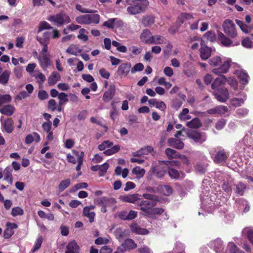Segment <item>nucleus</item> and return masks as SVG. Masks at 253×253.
Masks as SVG:
<instances>
[{"label": "nucleus", "mask_w": 253, "mask_h": 253, "mask_svg": "<svg viewBox=\"0 0 253 253\" xmlns=\"http://www.w3.org/2000/svg\"><path fill=\"white\" fill-rule=\"evenodd\" d=\"M231 60L226 59L222 61L219 56L213 57L209 60V64L212 67H218L212 70V72L217 75L227 73L231 66Z\"/></svg>", "instance_id": "1"}, {"label": "nucleus", "mask_w": 253, "mask_h": 253, "mask_svg": "<svg viewBox=\"0 0 253 253\" xmlns=\"http://www.w3.org/2000/svg\"><path fill=\"white\" fill-rule=\"evenodd\" d=\"M147 0H133L127 8V11L131 15H135L144 11L148 5Z\"/></svg>", "instance_id": "2"}, {"label": "nucleus", "mask_w": 253, "mask_h": 253, "mask_svg": "<svg viewBox=\"0 0 253 253\" xmlns=\"http://www.w3.org/2000/svg\"><path fill=\"white\" fill-rule=\"evenodd\" d=\"M47 20L53 23L58 27L68 24L71 21L69 16L64 12L50 15L47 18Z\"/></svg>", "instance_id": "3"}, {"label": "nucleus", "mask_w": 253, "mask_h": 253, "mask_svg": "<svg viewBox=\"0 0 253 253\" xmlns=\"http://www.w3.org/2000/svg\"><path fill=\"white\" fill-rule=\"evenodd\" d=\"M222 27L224 32L228 37L235 39L237 37L238 33L236 26L231 20L229 19L225 20Z\"/></svg>", "instance_id": "4"}, {"label": "nucleus", "mask_w": 253, "mask_h": 253, "mask_svg": "<svg viewBox=\"0 0 253 253\" xmlns=\"http://www.w3.org/2000/svg\"><path fill=\"white\" fill-rule=\"evenodd\" d=\"M117 201L114 198H108L106 197H99L96 199L94 203L101 207V211L103 212L107 211V207H113Z\"/></svg>", "instance_id": "5"}, {"label": "nucleus", "mask_w": 253, "mask_h": 253, "mask_svg": "<svg viewBox=\"0 0 253 253\" xmlns=\"http://www.w3.org/2000/svg\"><path fill=\"white\" fill-rule=\"evenodd\" d=\"M187 135L188 138L193 139L195 142L200 144L205 142L207 139V137L205 133L196 130L188 132Z\"/></svg>", "instance_id": "6"}, {"label": "nucleus", "mask_w": 253, "mask_h": 253, "mask_svg": "<svg viewBox=\"0 0 253 253\" xmlns=\"http://www.w3.org/2000/svg\"><path fill=\"white\" fill-rule=\"evenodd\" d=\"M216 99L220 102H225L229 97L228 90L226 88L222 87L213 92Z\"/></svg>", "instance_id": "7"}, {"label": "nucleus", "mask_w": 253, "mask_h": 253, "mask_svg": "<svg viewBox=\"0 0 253 253\" xmlns=\"http://www.w3.org/2000/svg\"><path fill=\"white\" fill-rule=\"evenodd\" d=\"M141 207L140 210L142 211V214L146 216L150 215V212L151 208L155 207L156 204L155 202H150L149 201H141L138 204Z\"/></svg>", "instance_id": "8"}, {"label": "nucleus", "mask_w": 253, "mask_h": 253, "mask_svg": "<svg viewBox=\"0 0 253 253\" xmlns=\"http://www.w3.org/2000/svg\"><path fill=\"white\" fill-rule=\"evenodd\" d=\"M131 64L129 62L121 64L118 67L117 73L118 75L126 77L131 70Z\"/></svg>", "instance_id": "9"}, {"label": "nucleus", "mask_w": 253, "mask_h": 253, "mask_svg": "<svg viewBox=\"0 0 253 253\" xmlns=\"http://www.w3.org/2000/svg\"><path fill=\"white\" fill-rule=\"evenodd\" d=\"M6 228L3 232L4 239H9L14 233V229L17 228L18 226L15 223L7 222L6 223Z\"/></svg>", "instance_id": "10"}, {"label": "nucleus", "mask_w": 253, "mask_h": 253, "mask_svg": "<svg viewBox=\"0 0 253 253\" xmlns=\"http://www.w3.org/2000/svg\"><path fill=\"white\" fill-rule=\"evenodd\" d=\"M153 35L150 30L145 29L143 30L140 36V39L145 44H152Z\"/></svg>", "instance_id": "11"}, {"label": "nucleus", "mask_w": 253, "mask_h": 253, "mask_svg": "<svg viewBox=\"0 0 253 253\" xmlns=\"http://www.w3.org/2000/svg\"><path fill=\"white\" fill-rule=\"evenodd\" d=\"M228 108L223 105L217 106L215 107L207 110V112L211 115H222L227 112Z\"/></svg>", "instance_id": "12"}, {"label": "nucleus", "mask_w": 253, "mask_h": 253, "mask_svg": "<svg viewBox=\"0 0 253 253\" xmlns=\"http://www.w3.org/2000/svg\"><path fill=\"white\" fill-rule=\"evenodd\" d=\"M38 59L41 67L44 70L51 65V61L47 54H40Z\"/></svg>", "instance_id": "13"}, {"label": "nucleus", "mask_w": 253, "mask_h": 253, "mask_svg": "<svg viewBox=\"0 0 253 253\" xmlns=\"http://www.w3.org/2000/svg\"><path fill=\"white\" fill-rule=\"evenodd\" d=\"M116 92L115 85L111 84L109 86V88L106 90L103 96L102 99L105 102L110 101L114 97Z\"/></svg>", "instance_id": "14"}, {"label": "nucleus", "mask_w": 253, "mask_h": 253, "mask_svg": "<svg viewBox=\"0 0 253 253\" xmlns=\"http://www.w3.org/2000/svg\"><path fill=\"white\" fill-rule=\"evenodd\" d=\"M137 247V245L134 241L130 239L126 240L121 245V248H119L118 250H121V252H125L126 250L133 249Z\"/></svg>", "instance_id": "15"}, {"label": "nucleus", "mask_w": 253, "mask_h": 253, "mask_svg": "<svg viewBox=\"0 0 253 253\" xmlns=\"http://www.w3.org/2000/svg\"><path fill=\"white\" fill-rule=\"evenodd\" d=\"M209 246L213 249L217 253H221L223 249L222 241L220 239H217L211 241L209 243Z\"/></svg>", "instance_id": "16"}, {"label": "nucleus", "mask_w": 253, "mask_h": 253, "mask_svg": "<svg viewBox=\"0 0 253 253\" xmlns=\"http://www.w3.org/2000/svg\"><path fill=\"white\" fill-rule=\"evenodd\" d=\"M151 171L157 178H159L163 177L166 172L164 168L158 165L152 166Z\"/></svg>", "instance_id": "17"}, {"label": "nucleus", "mask_w": 253, "mask_h": 253, "mask_svg": "<svg viewBox=\"0 0 253 253\" xmlns=\"http://www.w3.org/2000/svg\"><path fill=\"white\" fill-rule=\"evenodd\" d=\"M228 155L224 150H219L215 155L214 158V162L216 163L221 164L226 161Z\"/></svg>", "instance_id": "18"}, {"label": "nucleus", "mask_w": 253, "mask_h": 253, "mask_svg": "<svg viewBox=\"0 0 253 253\" xmlns=\"http://www.w3.org/2000/svg\"><path fill=\"white\" fill-rule=\"evenodd\" d=\"M168 142L170 146L177 149H182L184 146V144L182 141L173 138L168 139Z\"/></svg>", "instance_id": "19"}, {"label": "nucleus", "mask_w": 253, "mask_h": 253, "mask_svg": "<svg viewBox=\"0 0 253 253\" xmlns=\"http://www.w3.org/2000/svg\"><path fill=\"white\" fill-rule=\"evenodd\" d=\"M164 213L165 217L164 219H168L169 216L166 212H165V210L162 208H154L151 210L150 214L147 216L148 217L154 218L156 215H161Z\"/></svg>", "instance_id": "20"}, {"label": "nucleus", "mask_w": 253, "mask_h": 253, "mask_svg": "<svg viewBox=\"0 0 253 253\" xmlns=\"http://www.w3.org/2000/svg\"><path fill=\"white\" fill-rule=\"evenodd\" d=\"M120 199L125 202L134 203L139 199V197L138 194H133L121 196Z\"/></svg>", "instance_id": "21"}, {"label": "nucleus", "mask_w": 253, "mask_h": 253, "mask_svg": "<svg viewBox=\"0 0 253 253\" xmlns=\"http://www.w3.org/2000/svg\"><path fill=\"white\" fill-rule=\"evenodd\" d=\"M79 247L75 241L69 243L66 247L65 253H79Z\"/></svg>", "instance_id": "22"}, {"label": "nucleus", "mask_w": 253, "mask_h": 253, "mask_svg": "<svg viewBox=\"0 0 253 253\" xmlns=\"http://www.w3.org/2000/svg\"><path fill=\"white\" fill-rule=\"evenodd\" d=\"M60 79V75L58 72L53 71L48 78V84L50 86L53 85Z\"/></svg>", "instance_id": "23"}, {"label": "nucleus", "mask_w": 253, "mask_h": 253, "mask_svg": "<svg viewBox=\"0 0 253 253\" xmlns=\"http://www.w3.org/2000/svg\"><path fill=\"white\" fill-rule=\"evenodd\" d=\"M211 48L207 46L202 47L200 48V56L203 60L208 59L211 55Z\"/></svg>", "instance_id": "24"}, {"label": "nucleus", "mask_w": 253, "mask_h": 253, "mask_svg": "<svg viewBox=\"0 0 253 253\" xmlns=\"http://www.w3.org/2000/svg\"><path fill=\"white\" fill-rule=\"evenodd\" d=\"M227 81V79L224 75L220 76L217 78L211 84V88L212 89H215L218 88L221 85L224 84Z\"/></svg>", "instance_id": "25"}, {"label": "nucleus", "mask_w": 253, "mask_h": 253, "mask_svg": "<svg viewBox=\"0 0 253 253\" xmlns=\"http://www.w3.org/2000/svg\"><path fill=\"white\" fill-rule=\"evenodd\" d=\"M2 126L4 130L8 133H11L13 130V121L11 119H8L4 121Z\"/></svg>", "instance_id": "26"}, {"label": "nucleus", "mask_w": 253, "mask_h": 253, "mask_svg": "<svg viewBox=\"0 0 253 253\" xmlns=\"http://www.w3.org/2000/svg\"><path fill=\"white\" fill-rule=\"evenodd\" d=\"M130 228L132 232L138 234L145 235L148 233L146 229L140 228L138 224L135 223L131 224Z\"/></svg>", "instance_id": "27"}, {"label": "nucleus", "mask_w": 253, "mask_h": 253, "mask_svg": "<svg viewBox=\"0 0 253 253\" xmlns=\"http://www.w3.org/2000/svg\"><path fill=\"white\" fill-rule=\"evenodd\" d=\"M10 75V72L5 70L0 75V84L6 85L7 84Z\"/></svg>", "instance_id": "28"}, {"label": "nucleus", "mask_w": 253, "mask_h": 253, "mask_svg": "<svg viewBox=\"0 0 253 253\" xmlns=\"http://www.w3.org/2000/svg\"><path fill=\"white\" fill-rule=\"evenodd\" d=\"M83 215L89 219L90 222H94L95 213L94 211H90L88 207H85L84 208Z\"/></svg>", "instance_id": "29"}, {"label": "nucleus", "mask_w": 253, "mask_h": 253, "mask_svg": "<svg viewBox=\"0 0 253 253\" xmlns=\"http://www.w3.org/2000/svg\"><path fill=\"white\" fill-rule=\"evenodd\" d=\"M14 108L10 105H6L0 108V112L4 115L10 116L14 113Z\"/></svg>", "instance_id": "30"}, {"label": "nucleus", "mask_w": 253, "mask_h": 253, "mask_svg": "<svg viewBox=\"0 0 253 253\" xmlns=\"http://www.w3.org/2000/svg\"><path fill=\"white\" fill-rule=\"evenodd\" d=\"M12 171V169L9 167H6L3 171V174L4 176V179L8 181L10 184L12 183L13 181Z\"/></svg>", "instance_id": "31"}, {"label": "nucleus", "mask_w": 253, "mask_h": 253, "mask_svg": "<svg viewBox=\"0 0 253 253\" xmlns=\"http://www.w3.org/2000/svg\"><path fill=\"white\" fill-rule=\"evenodd\" d=\"M165 153L169 159H178L180 154L176 151L170 148H168L165 150Z\"/></svg>", "instance_id": "32"}, {"label": "nucleus", "mask_w": 253, "mask_h": 253, "mask_svg": "<svg viewBox=\"0 0 253 253\" xmlns=\"http://www.w3.org/2000/svg\"><path fill=\"white\" fill-rule=\"evenodd\" d=\"M132 173L133 174L136 175L137 178L140 179L144 176L145 173V170L140 167L137 166L132 169Z\"/></svg>", "instance_id": "33"}, {"label": "nucleus", "mask_w": 253, "mask_h": 253, "mask_svg": "<svg viewBox=\"0 0 253 253\" xmlns=\"http://www.w3.org/2000/svg\"><path fill=\"white\" fill-rule=\"evenodd\" d=\"M155 22L154 17L152 16L147 15L144 16L142 19V23L144 27H150Z\"/></svg>", "instance_id": "34"}, {"label": "nucleus", "mask_w": 253, "mask_h": 253, "mask_svg": "<svg viewBox=\"0 0 253 253\" xmlns=\"http://www.w3.org/2000/svg\"><path fill=\"white\" fill-rule=\"evenodd\" d=\"M226 253H245L240 250L233 243H229L227 246Z\"/></svg>", "instance_id": "35"}, {"label": "nucleus", "mask_w": 253, "mask_h": 253, "mask_svg": "<svg viewBox=\"0 0 253 253\" xmlns=\"http://www.w3.org/2000/svg\"><path fill=\"white\" fill-rule=\"evenodd\" d=\"M235 192L236 194L242 196L244 194V190L246 188V185L242 183V182H240L237 184L235 185Z\"/></svg>", "instance_id": "36"}, {"label": "nucleus", "mask_w": 253, "mask_h": 253, "mask_svg": "<svg viewBox=\"0 0 253 253\" xmlns=\"http://www.w3.org/2000/svg\"><path fill=\"white\" fill-rule=\"evenodd\" d=\"M120 148L121 146L120 145H116L115 146L113 145L111 147H110L109 149H107L104 151L103 152V154L106 156H111L118 152L120 151Z\"/></svg>", "instance_id": "37"}, {"label": "nucleus", "mask_w": 253, "mask_h": 253, "mask_svg": "<svg viewBox=\"0 0 253 253\" xmlns=\"http://www.w3.org/2000/svg\"><path fill=\"white\" fill-rule=\"evenodd\" d=\"M82 50L79 48L75 45H71L66 49V52L70 54L77 56L78 53H81Z\"/></svg>", "instance_id": "38"}, {"label": "nucleus", "mask_w": 253, "mask_h": 253, "mask_svg": "<svg viewBox=\"0 0 253 253\" xmlns=\"http://www.w3.org/2000/svg\"><path fill=\"white\" fill-rule=\"evenodd\" d=\"M88 15V23L98 24L100 22V15L98 14H87Z\"/></svg>", "instance_id": "39"}, {"label": "nucleus", "mask_w": 253, "mask_h": 253, "mask_svg": "<svg viewBox=\"0 0 253 253\" xmlns=\"http://www.w3.org/2000/svg\"><path fill=\"white\" fill-rule=\"evenodd\" d=\"M187 126L190 128H198L201 126V123L198 118H195L191 121L187 122Z\"/></svg>", "instance_id": "40"}, {"label": "nucleus", "mask_w": 253, "mask_h": 253, "mask_svg": "<svg viewBox=\"0 0 253 253\" xmlns=\"http://www.w3.org/2000/svg\"><path fill=\"white\" fill-rule=\"evenodd\" d=\"M242 233L247 236L249 241L253 245V228L251 227L245 228L242 231Z\"/></svg>", "instance_id": "41"}, {"label": "nucleus", "mask_w": 253, "mask_h": 253, "mask_svg": "<svg viewBox=\"0 0 253 253\" xmlns=\"http://www.w3.org/2000/svg\"><path fill=\"white\" fill-rule=\"evenodd\" d=\"M238 77L242 84H246L248 83L249 76L245 72L239 71L238 73Z\"/></svg>", "instance_id": "42"}, {"label": "nucleus", "mask_w": 253, "mask_h": 253, "mask_svg": "<svg viewBox=\"0 0 253 253\" xmlns=\"http://www.w3.org/2000/svg\"><path fill=\"white\" fill-rule=\"evenodd\" d=\"M50 33L45 32L42 37H37V40L40 43H49Z\"/></svg>", "instance_id": "43"}, {"label": "nucleus", "mask_w": 253, "mask_h": 253, "mask_svg": "<svg viewBox=\"0 0 253 253\" xmlns=\"http://www.w3.org/2000/svg\"><path fill=\"white\" fill-rule=\"evenodd\" d=\"M193 18V17L192 15L187 13H181L180 15L178 17V21L180 22L181 24H183L186 21L190 20Z\"/></svg>", "instance_id": "44"}, {"label": "nucleus", "mask_w": 253, "mask_h": 253, "mask_svg": "<svg viewBox=\"0 0 253 253\" xmlns=\"http://www.w3.org/2000/svg\"><path fill=\"white\" fill-rule=\"evenodd\" d=\"M154 39L152 40V44H160L166 42V39L165 37L160 35L153 36Z\"/></svg>", "instance_id": "45"}, {"label": "nucleus", "mask_w": 253, "mask_h": 253, "mask_svg": "<svg viewBox=\"0 0 253 253\" xmlns=\"http://www.w3.org/2000/svg\"><path fill=\"white\" fill-rule=\"evenodd\" d=\"M113 145V143L109 140L104 141L101 144H99L98 148L100 151L105 150L106 149H109Z\"/></svg>", "instance_id": "46"}, {"label": "nucleus", "mask_w": 253, "mask_h": 253, "mask_svg": "<svg viewBox=\"0 0 253 253\" xmlns=\"http://www.w3.org/2000/svg\"><path fill=\"white\" fill-rule=\"evenodd\" d=\"M71 184L70 179H66L62 180L58 185V190L60 191H63L67 188Z\"/></svg>", "instance_id": "47"}, {"label": "nucleus", "mask_w": 253, "mask_h": 253, "mask_svg": "<svg viewBox=\"0 0 253 253\" xmlns=\"http://www.w3.org/2000/svg\"><path fill=\"white\" fill-rule=\"evenodd\" d=\"M58 99L60 105H64L69 101L68 94L63 92L59 93Z\"/></svg>", "instance_id": "48"}, {"label": "nucleus", "mask_w": 253, "mask_h": 253, "mask_svg": "<svg viewBox=\"0 0 253 253\" xmlns=\"http://www.w3.org/2000/svg\"><path fill=\"white\" fill-rule=\"evenodd\" d=\"M116 20V18H110L108 20L105 21L103 24V26L108 28L113 29L115 27V23Z\"/></svg>", "instance_id": "49"}, {"label": "nucleus", "mask_w": 253, "mask_h": 253, "mask_svg": "<svg viewBox=\"0 0 253 253\" xmlns=\"http://www.w3.org/2000/svg\"><path fill=\"white\" fill-rule=\"evenodd\" d=\"M11 101V97L9 94H1L0 93V106L3 104L9 103Z\"/></svg>", "instance_id": "50"}, {"label": "nucleus", "mask_w": 253, "mask_h": 253, "mask_svg": "<svg viewBox=\"0 0 253 253\" xmlns=\"http://www.w3.org/2000/svg\"><path fill=\"white\" fill-rule=\"evenodd\" d=\"M52 27L46 21H42L39 25L38 33H40L45 29H51Z\"/></svg>", "instance_id": "51"}, {"label": "nucleus", "mask_w": 253, "mask_h": 253, "mask_svg": "<svg viewBox=\"0 0 253 253\" xmlns=\"http://www.w3.org/2000/svg\"><path fill=\"white\" fill-rule=\"evenodd\" d=\"M236 23L243 32L246 33H249L250 30L249 27L246 25L242 21L236 19Z\"/></svg>", "instance_id": "52"}, {"label": "nucleus", "mask_w": 253, "mask_h": 253, "mask_svg": "<svg viewBox=\"0 0 253 253\" xmlns=\"http://www.w3.org/2000/svg\"><path fill=\"white\" fill-rule=\"evenodd\" d=\"M246 99V97L243 98H234L231 99V104L235 106H240L242 105Z\"/></svg>", "instance_id": "53"}, {"label": "nucleus", "mask_w": 253, "mask_h": 253, "mask_svg": "<svg viewBox=\"0 0 253 253\" xmlns=\"http://www.w3.org/2000/svg\"><path fill=\"white\" fill-rule=\"evenodd\" d=\"M88 15L85 14L78 16L76 18V21L77 23L81 24H88Z\"/></svg>", "instance_id": "54"}, {"label": "nucleus", "mask_w": 253, "mask_h": 253, "mask_svg": "<svg viewBox=\"0 0 253 253\" xmlns=\"http://www.w3.org/2000/svg\"><path fill=\"white\" fill-rule=\"evenodd\" d=\"M87 184L85 182H81L80 183H78L71 188L70 192H74L80 189L86 188L87 187Z\"/></svg>", "instance_id": "55"}, {"label": "nucleus", "mask_w": 253, "mask_h": 253, "mask_svg": "<svg viewBox=\"0 0 253 253\" xmlns=\"http://www.w3.org/2000/svg\"><path fill=\"white\" fill-rule=\"evenodd\" d=\"M109 167V165L107 162L104 163L101 165H100L99 171V176H103L104 175V174L107 172Z\"/></svg>", "instance_id": "56"}, {"label": "nucleus", "mask_w": 253, "mask_h": 253, "mask_svg": "<svg viewBox=\"0 0 253 253\" xmlns=\"http://www.w3.org/2000/svg\"><path fill=\"white\" fill-rule=\"evenodd\" d=\"M42 241L43 239L42 236H40L37 239L35 243L34 247L32 250V253L35 252L36 251H37L41 248L42 244Z\"/></svg>", "instance_id": "57"}, {"label": "nucleus", "mask_w": 253, "mask_h": 253, "mask_svg": "<svg viewBox=\"0 0 253 253\" xmlns=\"http://www.w3.org/2000/svg\"><path fill=\"white\" fill-rule=\"evenodd\" d=\"M169 176L173 179H177L179 177L178 171L172 168H169L168 170Z\"/></svg>", "instance_id": "58"}, {"label": "nucleus", "mask_w": 253, "mask_h": 253, "mask_svg": "<svg viewBox=\"0 0 253 253\" xmlns=\"http://www.w3.org/2000/svg\"><path fill=\"white\" fill-rule=\"evenodd\" d=\"M23 213V210L19 207L13 208L12 209L11 214L14 217L18 215H22Z\"/></svg>", "instance_id": "59"}, {"label": "nucleus", "mask_w": 253, "mask_h": 253, "mask_svg": "<svg viewBox=\"0 0 253 253\" xmlns=\"http://www.w3.org/2000/svg\"><path fill=\"white\" fill-rule=\"evenodd\" d=\"M143 197L146 199L150 200V202H155L156 204L159 201L158 196L155 195L145 193L143 194Z\"/></svg>", "instance_id": "60"}, {"label": "nucleus", "mask_w": 253, "mask_h": 253, "mask_svg": "<svg viewBox=\"0 0 253 253\" xmlns=\"http://www.w3.org/2000/svg\"><path fill=\"white\" fill-rule=\"evenodd\" d=\"M114 234L116 238L119 240H122L125 236L124 232L120 228L116 229L114 232Z\"/></svg>", "instance_id": "61"}, {"label": "nucleus", "mask_w": 253, "mask_h": 253, "mask_svg": "<svg viewBox=\"0 0 253 253\" xmlns=\"http://www.w3.org/2000/svg\"><path fill=\"white\" fill-rule=\"evenodd\" d=\"M111 105L112 109L110 112V117L114 121L118 116V112L116 109L115 103L112 102Z\"/></svg>", "instance_id": "62"}, {"label": "nucleus", "mask_w": 253, "mask_h": 253, "mask_svg": "<svg viewBox=\"0 0 253 253\" xmlns=\"http://www.w3.org/2000/svg\"><path fill=\"white\" fill-rule=\"evenodd\" d=\"M86 30L84 29H81L79 31V34L77 37L83 42H86L88 40V37L85 34Z\"/></svg>", "instance_id": "63"}, {"label": "nucleus", "mask_w": 253, "mask_h": 253, "mask_svg": "<svg viewBox=\"0 0 253 253\" xmlns=\"http://www.w3.org/2000/svg\"><path fill=\"white\" fill-rule=\"evenodd\" d=\"M144 69V66L141 63L136 64L132 68L130 72L132 74L135 73L136 72L141 71Z\"/></svg>", "instance_id": "64"}]
</instances>
